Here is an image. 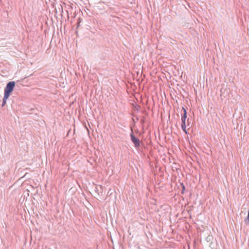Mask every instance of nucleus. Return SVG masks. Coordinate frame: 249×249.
<instances>
[{
    "instance_id": "f03ea898",
    "label": "nucleus",
    "mask_w": 249,
    "mask_h": 249,
    "mask_svg": "<svg viewBox=\"0 0 249 249\" xmlns=\"http://www.w3.org/2000/svg\"><path fill=\"white\" fill-rule=\"evenodd\" d=\"M182 110H183L184 113H183V116H182V118H181V120H182L181 126H182V130H183L184 132H185L186 134L187 132H186V117H187V113H186V110L185 109H184V107H182Z\"/></svg>"
},
{
    "instance_id": "f257e3e1",
    "label": "nucleus",
    "mask_w": 249,
    "mask_h": 249,
    "mask_svg": "<svg viewBox=\"0 0 249 249\" xmlns=\"http://www.w3.org/2000/svg\"><path fill=\"white\" fill-rule=\"evenodd\" d=\"M15 86V82L14 81H11L7 84L6 88L4 89V95H6V97L10 95L11 92L13 91Z\"/></svg>"
},
{
    "instance_id": "20e7f679",
    "label": "nucleus",
    "mask_w": 249,
    "mask_h": 249,
    "mask_svg": "<svg viewBox=\"0 0 249 249\" xmlns=\"http://www.w3.org/2000/svg\"><path fill=\"white\" fill-rule=\"evenodd\" d=\"M9 97V96L6 97L5 95H4V98H3L2 106H4Z\"/></svg>"
},
{
    "instance_id": "7ed1b4c3",
    "label": "nucleus",
    "mask_w": 249,
    "mask_h": 249,
    "mask_svg": "<svg viewBox=\"0 0 249 249\" xmlns=\"http://www.w3.org/2000/svg\"><path fill=\"white\" fill-rule=\"evenodd\" d=\"M131 140L133 142V143H134L135 146L136 147H138L140 146V141L133 135V133H131Z\"/></svg>"
},
{
    "instance_id": "39448f33",
    "label": "nucleus",
    "mask_w": 249,
    "mask_h": 249,
    "mask_svg": "<svg viewBox=\"0 0 249 249\" xmlns=\"http://www.w3.org/2000/svg\"><path fill=\"white\" fill-rule=\"evenodd\" d=\"M245 222H247V223L249 225V213H248L247 217L245 219Z\"/></svg>"
}]
</instances>
